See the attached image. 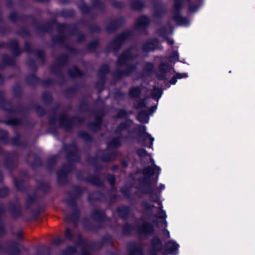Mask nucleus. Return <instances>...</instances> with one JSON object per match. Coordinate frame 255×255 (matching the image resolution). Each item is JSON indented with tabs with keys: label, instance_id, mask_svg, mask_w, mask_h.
Here are the masks:
<instances>
[{
	"label": "nucleus",
	"instance_id": "4",
	"mask_svg": "<svg viewBox=\"0 0 255 255\" xmlns=\"http://www.w3.org/2000/svg\"><path fill=\"white\" fill-rule=\"evenodd\" d=\"M145 139L148 140L151 144H152L153 141H154V138L152 137L150 135L148 134H146L145 135Z\"/></svg>",
	"mask_w": 255,
	"mask_h": 255
},
{
	"label": "nucleus",
	"instance_id": "6",
	"mask_svg": "<svg viewBox=\"0 0 255 255\" xmlns=\"http://www.w3.org/2000/svg\"><path fill=\"white\" fill-rule=\"evenodd\" d=\"M183 77H187V74H182V75L181 74H178L177 75V77L178 78H182Z\"/></svg>",
	"mask_w": 255,
	"mask_h": 255
},
{
	"label": "nucleus",
	"instance_id": "2",
	"mask_svg": "<svg viewBox=\"0 0 255 255\" xmlns=\"http://www.w3.org/2000/svg\"><path fill=\"white\" fill-rule=\"evenodd\" d=\"M138 119L141 123H146L148 122L149 118L146 114L140 113Z\"/></svg>",
	"mask_w": 255,
	"mask_h": 255
},
{
	"label": "nucleus",
	"instance_id": "11",
	"mask_svg": "<svg viewBox=\"0 0 255 255\" xmlns=\"http://www.w3.org/2000/svg\"><path fill=\"white\" fill-rule=\"evenodd\" d=\"M173 43V41H171V42H170V43H171V44H172Z\"/></svg>",
	"mask_w": 255,
	"mask_h": 255
},
{
	"label": "nucleus",
	"instance_id": "8",
	"mask_svg": "<svg viewBox=\"0 0 255 255\" xmlns=\"http://www.w3.org/2000/svg\"><path fill=\"white\" fill-rule=\"evenodd\" d=\"M155 91L157 92V93H158L159 94H161V91L160 89H157L155 90Z\"/></svg>",
	"mask_w": 255,
	"mask_h": 255
},
{
	"label": "nucleus",
	"instance_id": "1",
	"mask_svg": "<svg viewBox=\"0 0 255 255\" xmlns=\"http://www.w3.org/2000/svg\"><path fill=\"white\" fill-rule=\"evenodd\" d=\"M178 245L174 241H170L166 245V249L170 253L175 254L176 251L178 249Z\"/></svg>",
	"mask_w": 255,
	"mask_h": 255
},
{
	"label": "nucleus",
	"instance_id": "9",
	"mask_svg": "<svg viewBox=\"0 0 255 255\" xmlns=\"http://www.w3.org/2000/svg\"><path fill=\"white\" fill-rule=\"evenodd\" d=\"M167 234H168V236L169 237V232L167 231Z\"/></svg>",
	"mask_w": 255,
	"mask_h": 255
},
{
	"label": "nucleus",
	"instance_id": "7",
	"mask_svg": "<svg viewBox=\"0 0 255 255\" xmlns=\"http://www.w3.org/2000/svg\"><path fill=\"white\" fill-rule=\"evenodd\" d=\"M144 152H145L144 150H139V151H138V154L139 155L141 156V155H143V154H144Z\"/></svg>",
	"mask_w": 255,
	"mask_h": 255
},
{
	"label": "nucleus",
	"instance_id": "3",
	"mask_svg": "<svg viewBox=\"0 0 255 255\" xmlns=\"http://www.w3.org/2000/svg\"><path fill=\"white\" fill-rule=\"evenodd\" d=\"M179 55L176 52L173 53L172 56L170 57V60L171 61H175L178 59Z\"/></svg>",
	"mask_w": 255,
	"mask_h": 255
},
{
	"label": "nucleus",
	"instance_id": "5",
	"mask_svg": "<svg viewBox=\"0 0 255 255\" xmlns=\"http://www.w3.org/2000/svg\"><path fill=\"white\" fill-rule=\"evenodd\" d=\"M159 217L162 219H165L166 218L165 213L163 211H161L160 212Z\"/></svg>",
	"mask_w": 255,
	"mask_h": 255
},
{
	"label": "nucleus",
	"instance_id": "10",
	"mask_svg": "<svg viewBox=\"0 0 255 255\" xmlns=\"http://www.w3.org/2000/svg\"><path fill=\"white\" fill-rule=\"evenodd\" d=\"M187 24V22L185 23V25H186Z\"/></svg>",
	"mask_w": 255,
	"mask_h": 255
}]
</instances>
